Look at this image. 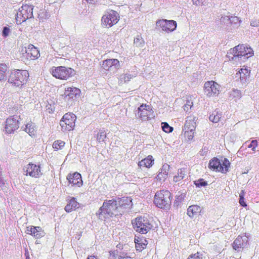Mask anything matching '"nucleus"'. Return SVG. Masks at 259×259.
I'll return each mask as SVG.
<instances>
[{
  "instance_id": "obj_1",
  "label": "nucleus",
  "mask_w": 259,
  "mask_h": 259,
  "mask_svg": "<svg viewBox=\"0 0 259 259\" xmlns=\"http://www.w3.org/2000/svg\"><path fill=\"white\" fill-rule=\"evenodd\" d=\"M122 211H120L116 199L112 200H106L100 208L98 212L99 218L104 219L112 217L113 215L121 214Z\"/></svg>"
},
{
  "instance_id": "obj_2",
  "label": "nucleus",
  "mask_w": 259,
  "mask_h": 259,
  "mask_svg": "<svg viewBox=\"0 0 259 259\" xmlns=\"http://www.w3.org/2000/svg\"><path fill=\"white\" fill-rule=\"evenodd\" d=\"M172 199V196L168 190H160L155 193L153 203L159 208L168 210L170 208Z\"/></svg>"
},
{
  "instance_id": "obj_3",
  "label": "nucleus",
  "mask_w": 259,
  "mask_h": 259,
  "mask_svg": "<svg viewBox=\"0 0 259 259\" xmlns=\"http://www.w3.org/2000/svg\"><path fill=\"white\" fill-rule=\"evenodd\" d=\"M50 73L56 79L66 80L75 74V71L71 67L63 66H53L50 69Z\"/></svg>"
},
{
  "instance_id": "obj_4",
  "label": "nucleus",
  "mask_w": 259,
  "mask_h": 259,
  "mask_svg": "<svg viewBox=\"0 0 259 259\" xmlns=\"http://www.w3.org/2000/svg\"><path fill=\"white\" fill-rule=\"evenodd\" d=\"M132 223L134 230L142 234L148 233L152 227L148 219L143 216L135 218L132 221Z\"/></svg>"
},
{
  "instance_id": "obj_5",
  "label": "nucleus",
  "mask_w": 259,
  "mask_h": 259,
  "mask_svg": "<svg viewBox=\"0 0 259 259\" xmlns=\"http://www.w3.org/2000/svg\"><path fill=\"white\" fill-rule=\"evenodd\" d=\"M76 119L77 117L73 113L69 112L65 113L59 122L61 131L63 132L73 131L75 126Z\"/></svg>"
},
{
  "instance_id": "obj_6",
  "label": "nucleus",
  "mask_w": 259,
  "mask_h": 259,
  "mask_svg": "<svg viewBox=\"0 0 259 259\" xmlns=\"http://www.w3.org/2000/svg\"><path fill=\"white\" fill-rule=\"evenodd\" d=\"M230 165V163L226 158H225L221 162L219 158L214 157L209 161L208 167L213 171L226 174L228 171Z\"/></svg>"
},
{
  "instance_id": "obj_7",
  "label": "nucleus",
  "mask_w": 259,
  "mask_h": 259,
  "mask_svg": "<svg viewBox=\"0 0 259 259\" xmlns=\"http://www.w3.org/2000/svg\"><path fill=\"white\" fill-rule=\"evenodd\" d=\"M119 19V15L116 11L110 10L106 12L102 17L101 25L104 28H110L117 24Z\"/></svg>"
},
{
  "instance_id": "obj_8",
  "label": "nucleus",
  "mask_w": 259,
  "mask_h": 259,
  "mask_svg": "<svg viewBox=\"0 0 259 259\" xmlns=\"http://www.w3.org/2000/svg\"><path fill=\"white\" fill-rule=\"evenodd\" d=\"M20 52L22 60H35L40 56L38 49L31 44L27 47H22Z\"/></svg>"
},
{
  "instance_id": "obj_9",
  "label": "nucleus",
  "mask_w": 259,
  "mask_h": 259,
  "mask_svg": "<svg viewBox=\"0 0 259 259\" xmlns=\"http://www.w3.org/2000/svg\"><path fill=\"white\" fill-rule=\"evenodd\" d=\"M80 94L81 91L79 89L72 87L65 88L62 96L65 102L72 104L80 97Z\"/></svg>"
},
{
  "instance_id": "obj_10",
  "label": "nucleus",
  "mask_w": 259,
  "mask_h": 259,
  "mask_svg": "<svg viewBox=\"0 0 259 259\" xmlns=\"http://www.w3.org/2000/svg\"><path fill=\"white\" fill-rule=\"evenodd\" d=\"M33 16V7L27 4L23 5L17 12V22L21 23Z\"/></svg>"
},
{
  "instance_id": "obj_11",
  "label": "nucleus",
  "mask_w": 259,
  "mask_h": 259,
  "mask_svg": "<svg viewBox=\"0 0 259 259\" xmlns=\"http://www.w3.org/2000/svg\"><path fill=\"white\" fill-rule=\"evenodd\" d=\"M138 114L143 121L150 120L155 116L151 106L146 104H142L139 107Z\"/></svg>"
},
{
  "instance_id": "obj_12",
  "label": "nucleus",
  "mask_w": 259,
  "mask_h": 259,
  "mask_svg": "<svg viewBox=\"0 0 259 259\" xmlns=\"http://www.w3.org/2000/svg\"><path fill=\"white\" fill-rule=\"evenodd\" d=\"M220 85L213 80L205 82L204 85V92L205 95L208 97L216 96L219 94Z\"/></svg>"
},
{
  "instance_id": "obj_13",
  "label": "nucleus",
  "mask_w": 259,
  "mask_h": 259,
  "mask_svg": "<svg viewBox=\"0 0 259 259\" xmlns=\"http://www.w3.org/2000/svg\"><path fill=\"white\" fill-rule=\"evenodd\" d=\"M196 123L195 118L192 117H188L185 122L184 130V136L189 140H192L194 137V132L195 130Z\"/></svg>"
},
{
  "instance_id": "obj_14",
  "label": "nucleus",
  "mask_w": 259,
  "mask_h": 259,
  "mask_svg": "<svg viewBox=\"0 0 259 259\" xmlns=\"http://www.w3.org/2000/svg\"><path fill=\"white\" fill-rule=\"evenodd\" d=\"M24 171L26 176L34 178H39L42 175L40 166L32 163H29L25 166Z\"/></svg>"
},
{
  "instance_id": "obj_15",
  "label": "nucleus",
  "mask_w": 259,
  "mask_h": 259,
  "mask_svg": "<svg viewBox=\"0 0 259 259\" xmlns=\"http://www.w3.org/2000/svg\"><path fill=\"white\" fill-rule=\"evenodd\" d=\"M156 26L159 27L166 32L169 33L176 30L177 23L174 20H167L166 19L158 20L156 23Z\"/></svg>"
},
{
  "instance_id": "obj_16",
  "label": "nucleus",
  "mask_w": 259,
  "mask_h": 259,
  "mask_svg": "<svg viewBox=\"0 0 259 259\" xmlns=\"http://www.w3.org/2000/svg\"><path fill=\"white\" fill-rule=\"evenodd\" d=\"M233 53L234 56L237 57H251L253 55V51L250 47H247L244 45H239L233 49Z\"/></svg>"
},
{
  "instance_id": "obj_17",
  "label": "nucleus",
  "mask_w": 259,
  "mask_h": 259,
  "mask_svg": "<svg viewBox=\"0 0 259 259\" xmlns=\"http://www.w3.org/2000/svg\"><path fill=\"white\" fill-rule=\"evenodd\" d=\"M236 77H239L242 84L246 85L250 81V70L246 66H244L236 73Z\"/></svg>"
},
{
  "instance_id": "obj_18",
  "label": "nucleus",
  "mask_w": 259,
  "mask_h": 259,
  "mask_svg": "<svg viewBox=\"0 0 259 259\" xmlns=\"http://www.w3.org/2000/svg\"><path fill=\"white\" fill-rule=\"evenodd\" d=\"M67 180L72 186L80 187L82 185L81 175L77 172L69 174L67 176Z\"/></svg>"
},
{
  "instance_id": "obj_19",
  "label": "nucleus",
  "mask_w": 259,
  "mask_h": 259,
  "mask_svg": "<svg viewBox=\"0 0 259 259\" xmlns=\"http://www.w3.org/2000/svg\"><path fill=\"white\" fill-rule=\"evenodd\" d=\"M29 74L26 70L17 69V87H22L27 83Z\"/></svg>"
},
{
  "instance_id": "obj_20",
  "label": "nucleus",
  "mask_w": 259,
  "mask_h": 259,
  "mask_svg": "<svg viewBox=\"0 0 259 259\" xmlns=\"http://www.w3.org/2000/svg\"><path fill=\"white\" fill-rule=\"evenodd\" d=\"M79 207V203L76 198L73 197H69L67 200V204L64 207L66 212L69 213L75 211Z\"/></svg>"
},
{
  "instance_id": "obj_21",
  "label": "nucleus",
  "mask_w": 259,
  "mask_h": 259,
  "mask_svg": "<svg viewBox=\"0 0 259 259\" xmlns=\"http://www.w3.org/2000/svg\"><path fill=\"white\" fill-rule=\"evenodd\" d=\"M27 234L33 236L36 238H40L44 235V232L40 227H34L33 226L27 227Z\"/></svg>"
},
{
  "instance_id": "obj_22",
  "label": "nucleus",
  "mask_w": 259,
  "mask_h": 259,
  "mask_svg": "<svg viewBox=\"0 0 259 259\" xmlns=\"http://www.w3.org/2000/svg\"><path fill=\"white\" fill-rule=\"evenodd\" d=\"M116 200L120 211H121L122 209L130 207L132 205V200L130 197L117 198Z\"/></svg>"
},
{
  "instance_id": "obj_23",
  "label": "nucleus",
  "mask_w": 259,
  "mask_h": 259,
  "mask_svg": "<svg viewBox=\"0 0 259 259\" xmlns=\"http://www.w3.org/2000/svg\"><path fill=\"white\" fill-rule=\"evenodd\" d=\"M136 250L142 251L146 248L148 242L144 237L136 236L134 239Z\"/></svg>"
},
{
  "instance_id": "obj_24",
  "label": "nucleus",
  "mask_w": 259,
  "mask_h": 259,
  "mask_svg": "<svg viewBox=\"0 0 259 259\" xmlns=\"http://www.w3.org/2000/svg\"><path fill=\"white\" fill-rule=\"evenodd\" d=\"M169 170V165L167 164H163L156 177L157 180L164 182L168 177Z\"/></svg>"
},
{
  "instance_id": "obj_25",
  "label": "nucleus",
  "mask_w": 259,
  "mask_h": 259,
  "mask_svg": "<svg viewBox=\"0 0 259 259\" xmlns=\"http://www.w3.org/2000/svg\"><path fill=\"white\" fill-rule=\"evenodd\" d=\"M202 210V208L199 205H192L187 208V214L191 218H196L200 214Z\"/></svg>"
},
{
  "instance_id": "obj_26",
  "label": "nucleus",
  "mask_w": 259,
  "mask_h": 259,
  "mask_svg": "<svg viewBox=\"0 0 259 259\" xmlns=\"http://www.w3.org/2000/svg\"><path fill=\"white\" fill-rule=\"evenodd\" d=\"M16 126V119L14 116L7 119L6 121V131L8 134H11L15 130Z\"/></svg>"
},
{
  "instance_id": "obj_27",
  "label": "nucleus",
  "mask_w": 259,
  "mask_h": 259,
  "mask_svg": "<svg viewBox=\"0 0 259 259\" xmlns=\"http://www.w3.org/2000/svg\"><path fill=\"white\" fill-rule=\"evenodd\" d=\"M154 163V159L151 155L147 156L146 158L140 161L138 165L140 168L146 167L149 168L152 166Z\"/></svg>"
},
{
  "instance_id": "obj_28",
  "label": "nucleus",
  "mask_w": 259,
  "mask_h": 259,
  "mask_svg": "<svg viewBox=\"0 0 259 259\" xmlns=\"http://www.w3.org/2000/svg\"><path fill=\"white\" fill-rule=\"evenodd\" d=\"M109 259H132V257L128 256L126 253L120 252L119 254L117 250L109 252Z\"/></svg>"
},
{
  "instance_id": "obj_29",
  "label": "nucleus",
  "mask_w": 259,
  "mask_h": 259,
  "mask_svg": "<svg viewBox=\"0 0 259 259\" xmlns=\"http://www.w3.org/2000/svg\"><path fill=\"white\" fill-rule=\"evenodd\" d=\"M103 65L106 70H109L113 66L119 67V61L116 59H106L103 62Z\"/></svg>"
},
{
  "instance_id": "obj_30",
  "label": "nucleus",
  "mask_w": 259,
  "mask_h": 259,
  "mask_svg": "<svg viewBox=\"0 0 259 259\" xmlns=\"http://www.w3.org/2000/svg\"><path fill=\"white\" fill-rule=\"evenodd\" d=\"M24 130L31 137H34L36 135V130L33 123L30 122L25 125Z\"/></svg>"
},
{
  "instance_id": "obj_31",
  "label": "nucleus",
  "mask_w": 259,
  "mask_h": 259,
  "mask_svg": "<svg viewBox=\"0 0 259 259\" xmlns=\"http://www.w3.org/2000/svg\"><path fill=\"white\" fill-rule=\"evenodd\" d=\"M187 172L186 168H182L178 170L177 174L174 177V181L178 182L183 180Z\"/></svg>"
},
{
  "instance_id": "obj_32",
  "label": "nucleus",
  "mask_w": 259,
  "mask_h": 259,
  "mask_svg": "<svg viewBox=\"0 0 259 259\" xmlns=\"http://www.w3.org/2000/svg\"><path fill=\"white\" fill-rule=\"evenodd\" d=\"M244 246V241L241 236H238L233 243V248L237 250Z\"/></svg>"
},
{
  "instance_id": "obj_33",
  "label": "nucleus",
  "mask_w": 259,
  "mask_h": 259,
  "mask_svg": "<svg viewBox=\"0 0 259 259\" xmlns=\"http://www.w3.org/2000/svg\"><path fill=\"white\" fill-rule=\"evenodd\" d=\"M221 118V114L218 111H214L210 115L209 119L210 121L213 123H218Z\"/></svg>"
},
{
  "instance_id": "obj_34",
  "label": "nucleus",
  "mask_w": 259,
  "mask_h": 259,
  "mask_svg": "<svg viewBox=\"0 0 259 259\" xmlns=\"http://www.w3.org/2000/svg\"><path fill=\"white\" fill-rule=\"evenodd\" d=\"M65 144V142L60 140H58L54 142L53 144V148L55 151H58L62 149L64 147Z\"/></svg>"
},
{
  "instance_id": "obj_35",
  "label": "nucleus",
  "mask_w": 259,
  "mask_h": 259,
  "mask_svg": "<svg viewBox=\"0 0 259 259\" xmlns=\"http://www.w3.org/2000/svg\"><path fill=\"white\" fill-rule=\"evenodd\" d=\"M107 138V135L105 131L103 130L99 131L97 135V140L99 143H103Z\"/></svg>"
},
{
  "instance_id": "obj_36",
  "label": "nucleus",
  "mask_w": 259,
  "mask_h": 259,
  "mask_svg": "<svg viewBox=\"0 0 259 259\" xmlns=\"http://www.w3.org/2000/svg\"><path fill=\"white\" fill-rule=\"evenodd\" d=\"M7 68V66L6 64H0V80H4L5 78Z\"/></svg>"
},
{
  "instance_id": "obj_37",
  "label": "nucleus",
  "mask_w": 259,
  "mask_h": 259,
  "mask_svg": "<svg viewBox=\"0 0 259 259\" xmlns=\"http://www.w3.org/2000/svg\"><path fill=\"white\" fill-rule=\"evenodd\" d=\"M162 130L167 133H169L172 132L173 128L169 125L167 122H162Z\"/></svg>"
},
{
  "instance_id": "obj_38",
  "label": "nucleus",
  "mask_w": 259,
  "mask_h": 259,
  "mask_svg": "<svg viewBox=\"0 0 259 259\" xmlns=\"http://www.w3.org/2000/svg\"><path fill=\"white\" fill-rule=\"evenodd\" d=\"M16 80V72L14 71L10 74L8 79V83L15 85L16 84L15 81Z\"/></svg>"
},
{
  "instance_id": "obj_39",
  "label": "nucleus",
  "mask_w": 259,
  "mask_h": 259,
  "mask_svg": "<svg viewBox=\"0 0 259 259\" xmlns=\"http://www.w3.org/2000/svg\"><path fill=\"white\" fill-rule=\"evenodd\" d=\"M244 195H245V192L244 190H242L240 192V193L239 194V204L243 206V207H246L247 206V204L245 201V199L244 198Z\"/></svg>"
},
{
  "instance_id": "obj_40",
  "label": "nucleus",
  "mask_w": 259,
  "mask_h": 259,
  "mask_svg": "<svg viewBox=\"0 0 259 259\" xmlns=\"http://www.w3.org/2000/svg\"><path fill=\"white\" fill-rule=\"evenodd\" d=\"M258 145V142L256 140H252L250 144L248 145V147L249 148H251V150L252 151V152L253 153H255L256 151V148L257 147Z\"/></svg>"
},
{
  "instance_id": "obj_41",
  "label": "nucleus",
  "mask_w": 259,
  "mask_h": 259,
  "mask_svg": "<svg viewBox=\"0 0 259 259\" xmlns=\"http://www.w3.org/2000/svg\"><path fill=\"white\" fill-rule=\"evenodd\" d=\"M236 97H237V98L240 97V93L239 91L237 90L232 91V92L231 93L230 95V98L231 99H234Z\"/></svg>"
},
{
  "instance_id": "obj_42",
  "label": "nucleus",
  "mask_w": 259,
  "mask_h": 259,
  "mask_svg": "<svg viewBox=\"0 0 259 259\" xmlns=\"http://www.w3.org/2000/svg\"><path fill=\"white\" fill-rule=\"evenodd\" d=\"M202 254H200L199 252H197V253L195 254H191L188 257V259H192V258H195V259H202Z\"/></svg>"
},
{
  "instance_id": "obj_43",
  "label": "nucleus",
  "mask_w": 259,
  "mask_h": 259,
  "mask_svg": "<svg viewBox=\"0 0 259 259\" xmlns=\"http://www.w3.org/2000/svg\"><path fill=\"white\" fill-rule=\"evenodd\" d=\"M229 20L231 23L240 24L241 23V20L238 17L236 16H231L230 18H229Z\"/></svg>"
},
{
  "instance_id": "obj_44",
  "label": "nucleus",
  "mask_w": 259,
  "mask_h": 259,
  "mask_svg": "<svg viewBox=\"0 0 259 259\" xmlns=\"http://www.w3.org/2000/svg\"><path fill=\"white\" fill-rule=\"evenodd\" d=\"M9 32L10 29L7 27H5L3 31V35L5 37L7 36L9 33Z\"/></svg>"
},
{
  "instance_id": "obj_45",
  "label": "nucleus",
  "mask_w": 259,
  "mask_h": 259,
  "mask_svg": "<svg viewBox=\"0 0 259 259\" xmlns=\"http://www.w3.org/2000/svg\"><path fill=\"white\" fill-rule=\"evenodd\" d=\"M251 25L254 27L258 26L259 25L258 21H253L250 23Z\"/></svg>"
},
{
  "instance_id": "obj_46",
  "label": "nucleus",
  "mask_w": 259,
  "mask_h": 259,
  "mask_svg": "<svg viewBox=\"0 0 259 259\" xmlns=\"http://www.w3.org/2000/svg\"><path fill=\"white\" fill-rule=\"evenodd\" d=\"M198 186H205L207 185V183L206 182L203 181L202 182H200L199 183L196 184Z\"/></svg>"
},
{
  "instance_id": "obj_47",
  "label": "nucleus",
  "mask_w": 259,
  "mask_h": 259,
  "mask_svg": "<svg viewBox=\"0 0 259 259\" xmlns=\"http://www.w3.org/2000/svg\"><path fill=\"white\" fill-rule=\"evenodd\" d=\"M87 259H97V257L95 255H90L88 257Z\"/></svg>"
},
{
  "instance_id": "obj_48",
  "label": "nucleus",
  "mask_w": 259,
  "mask_h": 259,
  "mask_svg": "<svg viewBox=\"0 0 259 259\" xmlns=\"http://www.w3.org/2000/svg\"><path fill=\"white\" fill-rule=\"evenodd\" d=\"M187 105L191 107L192 105H193V103L192 102L190 101H187Z\"/></svg>"
},
{
  "instance_id": "obj_49",
  "label": "nucleus",
  "mask_w": 259,
  "mask_h": 259,
  "mask_svg": "<svg viewBox=\"0 0 259 259\" xmlns=\"http://www.w3.org/2000/svg\"><path fill=\"white\" fill-rule=\"evenodd\" d=\"M140 40V38H137L136 39H135L134 40V43H137L138 41H139Z\"/></svg>"
}]
</instances>
